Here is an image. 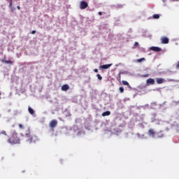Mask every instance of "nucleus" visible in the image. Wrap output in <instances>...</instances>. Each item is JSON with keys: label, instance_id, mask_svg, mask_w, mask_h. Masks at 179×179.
<instances>
[{"label": "nucleus", "instance_id": "1", "mask_svg": "<svg viewBox=\"0 0 179 179\" xmlns=\"http://www.w3.org/2000/svg\"><path fill=\"white\" fill-rule=\"evenodd\" d=\"M18 128L22 130V134H21L27 143H36L38 142V137L34 134H31V130L29 126L23 125L22 124H18Z\"/></svg>", "mask_w": 179, "mask_h": 179}, {"label": "nucleus", "instance_id": "2", "mask_svg": "<svg viewBox=\"0 0 179 179\" xmlns=\"http://www.w3.org/2000/svg\"><path fill=\"white\" fill-rule=\"evenodd\" d=\"M18 128L22 130V134H21L27 143H36L38 142V137L34 134H31V130L29 126L23 125L22 124H18Z\"/></svg>", "mask_w": 179, "mask_h": 179}, {"label": "nucleus", "instance_id": "3", "mask_svg": "<svg viewBox=\"0 0 179 179\" xmlns=\"http://www.w3.org/2000/svg\"><path fill=\"white\" fill-rule=\"evenodd\" d=\"M7 142L8 143H10V145H17L20 143V136L16 131H14L11 134Z\"/></svg>", "mask_w": 179, "mask_h": 179}, {"label": "nucleus", "instance_id": "4", "mask_svg": "<svg viewBox=\"0 0 179 179\" xmlns=\"http://www.w3.org/2000/svg\"><path fill=\"white\" fill-rule=\"evenodd\" d=\"M89 6V5L87 4V2L86 1H80V9H86V8H87Z\"/></svg>", "mask_w": 179, "mask_h": 179}, {"label": "nucleus", "instance_id": "5", "mask_svg": "<svg viewBox=\"0 0 179 179\" xmlns=\"http://www.w3.org/2000/svg\"><path fill=\"white\" fill-rule=\"evenodd\" d=\"M170 40L169 39V38L166 37V36H162L161 38V43L162 44H169Z\"/></svg>", "mask_w": 179, "mask_h": 179}, {"label": "nucleus", "instance_id": "6", "mask_svg": "<svg viewBox=\"0 0 179 179\" xmlns=\"http://www.w3.org/2000/svg\"><path fill=\"white\" fill-rule=\"evenodd\" d=\"M58 125V121L53 120L49 123V127L51 128H55Z\"/></svg>", "mask_w": 179, "mask_h": 179}, {"label": "nucleus", "instance_id": "7", "mask_svg": "<svg viewBox=\"0 0 179 179\" xmlns=\"http://www.w3.org/2000/svg\"><path fill=\"white\" fill-rule=\"evenodd\" d=\"M148 135H149V136H152V138H155V135H156V131H155V129H150L148 131Z\"/></svg>", "mask_w": 179, "mask_h": 179}, {"label": "nucleus", "instance_id": "8", "mask_svg": "<svg viewBox=\"0 0 179 179\" xmlns=\"http://www.w3.org/2000/svg\"><path fill=\"white\" fill-rule=\"evenodd\" d=\"M150 50L152 51H156V52H160V51H162V48L159 47H155V46L151 47Z\"/></svg>", "mask_w": 179, "mask_h": 179}, {"label": "nucleus", "instance_id": "9", "mask_svg": "<svg viewBox=\"0 0 179 179\" xmlns=\"http://www.w3.org/2000/svg\"><path fill=\"white\" fill-rule=\"evenodd\" d=\"M112 66H113V64H103L102 66H100L99 68H101L102 69H108V68H110Z\"/></svg>", "mask_w": 179, "mask_h": 179}, {"label": "nucleus", "instance_id": "10", "mask_svg": "<svg viewBox=\"0 0 179 179\" xmlns=\"http://www.w3.org/2000/svg\"><path fill=\"white\" fill-rule=\"evenodd\" d=\"M62 92H67L69 90V85L68 84H65L62 87Z\"/></svg>", "mask_w": 179, "mask_h": 179}, {"label": "nucleus", "instance_id": "11", "mask_svg": "<svg viewBox=\"0 0 179 179\" xmlns=\"http://www.w3.org/2000/svg\"><path fill=\"white\" fill-rule=\"evenodd\" d=\"M156 80L158 85H162V83H164V82H166L163 78H156Z\"/></svg>", "mask_w": 179, "mask_h": 179}, {"label": "nucleus", "instance_id": "12", "mask_svg": "<svg viewBox=\"0 0 179 179\" xmlns=\"http://www.w3.org/2000/svg\"><path fill=\"white\" fill-rule=\"evenodd\" d=\"M147 85H155V80L153 78H148L147 80Z\"/></svg>", "mask_w": 179, "mask_h": 179}, {"label": "nucleus", "instance_id": "13", "mask_svg": "<svg viewBox=\"0 0 179 179\" xmlns=\"http://www.w3.org/2000/svg\"><path fill=\"white\" fill-rule=\"evenodd\" d=\"M155 135H157V138H164V134H163V131L157 132V134H155Z\"/></svg>", "mask_w": 179, "mask_h": 179}, {"label": "nucleus", "instance_id": "14", "mask_svg": "<svg viewBox=\"0 0 179 179\" xmlns=\"http://www.w3.org/2000/svg\"><path fill=\"white\" fill-rule=\"evenodd\" d=\"M1 62L3 64H10V65L13 64V62L10 61V60L1 59Z\"/></svg>", "mask_w": 179, "mask_h": 179}, {"label": "nucleus", "instance_id": "15", "mask_svg": "<svg viewBox=\"0 0 179 179\" xmlns=\"http://www.w3.org/2000/svg\"><path fill=\"white\" fill-rule=\"evenodd\" d=\"M122 85H124V86H127L129 87V89H131V85H129V83L126 81V80H122Z\"/></svg>", "mask_w": 179, "mask_h": 179}, {"label": "nucleus", "instance_id": "16", "mask_svg": "<svg viewBox=\"0 0 179 179\" xmlns=\"http://www.w3.org/2000/svg\"><path fill=\"white\" fill-rule=\"evenodd\" d=\"M111 112L110 111H105L102 113V117H107V115H110Z\"/></svg>", "mask_w": 179, "mask_h": 179}, {"label": "nucleus", "instance_id": "17", "mask_svg": "<svg viewBox=\"0 0 179 179\" xmlns=\"http://www.w3.org/2000/svg\"><path fill=\"white\" fill-rule=\"evenodd\" d=\"M28 111H29V114H31V115H34V110H33V108H31V107L28 108Z\"/></svg>", "mask_w": 179, "mask_h": 179}, {"label": "nucleus", "instance_id": "18", "mask_svg": "<svg viewBox=\"0 0 179 179\" xmlns=\"http://www.w3.org/2000/svg\"><path fill=\"white\" fill-rule=\"evenodd\" d=\"M145 60L146 59H145L144 57H142L141 59H137L136 62L139 63V62H143V61H145Z\"/></svg>", "mask_w": 179, "mask_h": 179}, {"label": "nucleus", "instance_id": "19", "mask_svg": "<svg viewBox=\"0 0 179 179\" xmlns=\"http://www.w3.org/2000/svg\"><path fill=\"white\" fill-rule=\"evenodd\" d=\"M1 135H3L4 136H8V134H6V131H5L3 130L0 132V136H1Z\"/></svg>", "mask_w": 179, "mask_h": 179}, {"label": "nucleus", "instance_id": "20", "mask_svg": "<svg viewBox=\"0 0 179 179\" xmlns=\"http://www.w3.org/2000/svg\"><path fill=\"white\" fill-rule=\"evenodd\" d=\"M153 19H159L160 17V15L159 14H155L152 16Z\"/></svg>", "mask_w": 179, "mask_h": 179}, {"label": "nucleus", "instance_id": "21", "mask_svg": "<svg viewBox=\"0 0 179 179\" xmlns=\"http://www.w3.org/2000/svg\"><path fill=\"white\" fill-rule=\"evenodd\" d=\"M96 76L99 80H101L103 79V77H101L100 74H97Z\"/></svg>", "mask_w": 179, "mask_h": 179}, {"label": "nucleus", "instance_id": "22", "mask_svg": "<svg viewBox=\"0 0 179 179\" xmlns=\"http://www.w3.org/2000/svg\"><path fill=\"white\" fill-rule=\"evenodd\" d=\"M13 6V2L12 0H10V3H9L10 8H12Z\"/></svg>", "mask_w": 179, "mask_h": 179}, {"label": "nucleus", "instance_id": "23", "mask_svg": "<svg viewBox=\"0 0 179 179\" xmlns=\"http://www.w3.org/2000/svg\"><path fill=\"white\" fill-rule=\"evenodd\" d=\"M119 90H120V93H122V92H124V87H120L119 88Z\"/></svg>", "mask_w": 179, "mask_h": 179}, {"label": "nucleus", "instance_id": "24", "mask_svg": "<svg viewBox=\"0 0 179 179\" xmlns=\"http://www.w3.org/2000/svg\"><path fill=\"white\" fill-rule=\"evenodd\" d=\"M94 71L96 73H97L99 72V69H94Z\"/></svg>", "mask_w": 179, "mask_h": 179}, {"label": "nucleus", "instance_id": "25", "mask_svg": "<svg viewBox=\"0 0 179 179\" xmlns=\"http://www.w3.org/2000/svg\"><path fill=\"white\" fill-rule=\"evenodd\" d=\"M98 15H99V16H101V15H103V13H102L101 11H99V12L98 13Z\"/></svg>", "mask_w": 179, "mask_h": 179}, {"label": "nucleus", "instance_id": "26", "mask_svg": "<svg viewBox=\"0 0 179 179\" xmlns=\"http://www.w3.org/2000/svg\"><path fill=\"white\" fill-rule=\"evenodd\" d=\"M31 34H36V31H35V30H33V31H31Z\"/></svg>", "mask_w": 179, "mask_h": 179}, {"label": "nucleus", "instance_id": "27", "mask_svg": "<svg viewBox=\"0 0 179 179\" xmlns=\"http://www.w3.org/2000/svg\"><path fill=\"white\" fill-rule=\"evenodd\" d=\"M134 45H135V46L139 45V43H138V42H135Z\"/></svg>", "mask_w": 179, "mask_h": 179}, {"label": "nucleus", "instance_id": "28", "mask_svg": "<svg viewBox=\"0 0 179 179\" xmlns=\"http://www.w3.org/2000/svg\"><path fill=\"white\" fill-rule=\"evenodd\" d=\"M143 76V78H148V76H149V75L148 74H145V75H144Z\"/></svg>", "mask_w": 179, "mask_h": 179}, {"label": "nucleus", "instance_id": "29", "mask_svg": "<svg viewBox=\"0 0 179 179\" xmlns=\"http://www.w3.org/2000/svg\"><path fill=\"white\" fill-rule=\"evenodd\" d=\"M17 9H18V10H20V6H17Z\"/></svg>", "mask_w": 179, "mask_h": 179}, {"label": "nucleus", "instance_id": "30", "mask_svg": "<svg viewBox=\"0 0 179 179\" xmlns=\"http://www.w3.org/2000/svg\"><path fill=\"white\" fill-rule=\"evenodd\" d=\"M1 92H0V96H1Z\"/></svg>", "mask_w": 179, "mask_h": 179}, {"label": "nucleus", "instance_id": "31", "mask_svg": "<svg viewBox=\"0 0 179 179\" xmlns=\"http://www.w3.org/2000/svg\"><path fill=\"white\" fill-rule=\"evenodd\" d=\"M178 103H179V101H178Z\"/></svg>", "mask_w": 179, "mask_h": 179}]
</instances>
